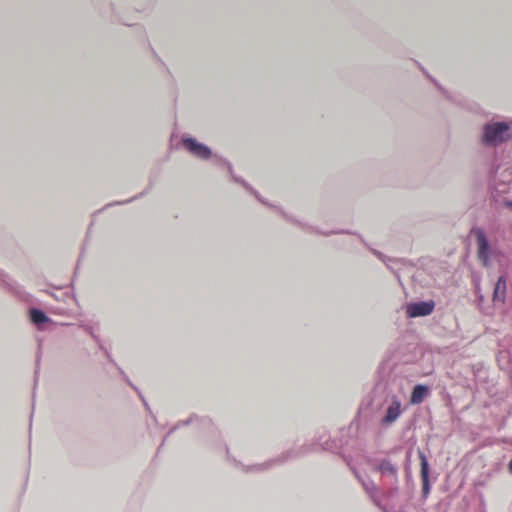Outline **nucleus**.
<instances>
[{
	"label": "nucleus",
	"instance_id": "f257e3e1",
	"mask_svg": "<svg viewBox=\"0 0 512 512\" xmlns=\"http://www.w3.org/2000/svg\"><path fill=\"white\" fill-rule=\"evenodd\" d=\"M512 136L510 126L505 123H495L484 128L483 142L487 144H498Z\"/></svg>",
	"mask_w": 512,
	"mask_h": 512
},
{
	"label": "nucleus",
	"instance_id": "f03ea898",
	"mask_svg": "<svg viewBox=\"0 0 512 512\" xmlns=\"http://www.w3.org/2000/svg\"><path fill=\"white\" fill-rule=\"evenodd\" d=\"M477 240V256L483 266H489L490 264V247L486 238L485 232L481 228H475L472 230Z\"/></svg>",
	"mask_w": 512,
	"mask_h": 512
},
{
	"label": "nucleus",
	"instance_id": "7ed1b4c3",
	"mask_svg": "<svg viewBox=\"0 0 512 512\" xmlns=\"http://www.w3.org/2000/svg\"><path fill=\"white\" fill-rule=\"evenodd\" d=\"M434 307L435 303L433 301L411 303L407 306L406 312L410 318L427 316L433 312Z\"/></svg>",
	"mask_w": 512,
	"mask_h": 512
},
{
	"label": "nucleus",
	"instance_id": "20e7f679",
	"mask_svg": "<svg viewBox=\"0 0 512 512\" xmlns=\"http://www.w3.org/2000/svg\"><path fill=\"white\" fill-rule=\"evenodd\" d=\"M183 145L187 150L199 158L207 159L211 155V151L208 147L196 142L192 138L183 139Z\"/></svg>",
	"mask_w": 512,
	"mask_h": 512
},
{
	"label": "nucleus",
	"instance_id": "39448f33",
	"mask_svg": "<svg viewBox=\"0 0 512 512\" xmlns=\"http://www.w3.org/2000/svg\"><path fill=\"white\" fill-rule=\"evenodd\" d=\"M400 414L401 404L398 400H394L386 411V415L383 418V423L388 424L394 422L400 416Z\"/></svg>",
	"mask_w": 512,
	"mask_h": 512
},
{
	"label": "nucleus",
	"instance_id": "423d86ee",
	"mask_svg": "<svg viewBox=\"0 0 512 512\" xmlns=\"http://www.w3.org/2000/svg\"><path fill=\"white\" fill-rule=\"evenodd\" d=\"M505 295H506V280L504 277L501 276L497 280L495 287H494L493 301L504 303Z\"/></svg>",
	"mask_w": 512,
	"mask_h": 512
},
{
	"label": "nucleus",
	"instance_id": "0eeeda50",
	"mask_svg": "<svg viewBox=\"0 0 512 512\" xmlns=\"http://www.w3.org/2000/svg\"><path fill=\"white\" fill-rule=\"evenodd\" d=\"M429 389L424 385H416L411 393L410 402L411 404H420L424 398L428 395Z\"/></svg>",
	"mask_w": 512,
	"mask_h": 512
},
{
	"label": "nucleus",
	"instance_id": "6e6552de",
	"mask_svg": "<svg viewBox=\"0 0 512 512\" xmlns=\"http://www.w3.org/2000/svg\"><path fill=\"white\" fill-rule=\"evenodd\" d=\"M419 458L421 461V478L423 482V489L428 490V474H429V465L426 456L419 452Z\"/></svg>",
	"mask_w": 512,
	"mask_h": 512
},
{
	"label": "nucleus",
	"instance_id": "1a4fd4ad",
	"mask_svg": "<svg viewBox=\"0 0 512 512\" xmlns=\"http://www.w3.org/2000/svg\"><path fill=\"white\" fill-rule=\"evenodd\" d=\"M30 318L33 323L35 324H41L48 320L47 316L38 309H31L30 310Z\"/></svg>",
	"mask_w": 512,
	"mask_h": 512
},
{
	"label": "nucleus",
	"instance_id": "9d476101",
	"mask_svg": "<svg viewBox=\"0 0 512 512\" xmlns=\"http://www.w3.org/2000/svg\"><path fill=\"white\" fill-rule=\"evenodd\" d=\"M379 469L383 473H389L392 475L396 474L395 467L390 462H387V461L382 462L379 466Z\"/></svg>",
	"mask_w": 512,
	"mask_h": 512
},
{
	"label": "nucleus",
	"instance_id": "9b49d317",
	"mask_svg": "<svg viewBox=\"0 0 512 512\" xmlns=\"http://www.w3.org/2000/svg\"><path fill=\"white\" fill-rule=\"evenodd\" d=\"M508 469H509L510 473L512 474V459L509 461Z\"/></svg>",
	"mask_w": 512,
	"mask_h": 512
},
{
	"label": "nucleus",
	"instance_id": "f8f14e48",
	"mask_svg": "<svg viewBox=\"0 0 512 512\" xmlns=\"http://www.w3.org/2000/svg\"><path fill=\"white\" fill-rule=\"evenodd\" d=\"M506 205L510 208H512V202H507Z\"/></svg>",
	"mask_w": 512,
	"mask_h": 512
}]
</instances>
